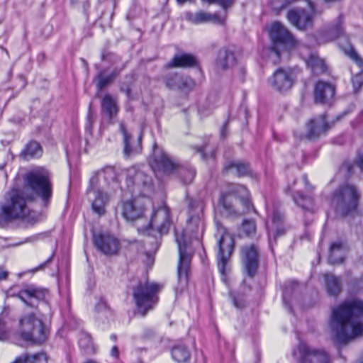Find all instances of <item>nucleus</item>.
Wrapping results in <instances>:
<instances>
[{
	"label": "nucleus",
	"mask_w": 363,
	"mask_h": 363,
	"mask_svg": "<svg viewBox=\"0 0 363 363\" xmlns=\"http://www.w3.org/2000/svg\"><path fill=\"white\" fill-rule=\"evenodd\" d=\"M330 330L333 340L340 344L363 335V300L345 301L333 308Z\"/></svg>",
	"instance_id": "1"
},
{
	"label": "nucleus",
	"mask_w": 363,
	"mask_h": 363,
	"mask_svg": "<svg viewBox=\"0 0 363 363\" xmlns=\"http://www.w3.org/2000/svg\"><path fill=\"white\" fill-rule=\"evenodd\" d=\"M204 204L200 200H191L189 203V218L186 230H182L180 235L175 230V239L179 250V263L177 266L178 279L182 286H178L182 291L187 285L189 273L190 271L191 255L187 252L189 239L199 238L203 232L204 223L203 220V210Z\"/></svg>",
	"instance_id": "2"
},
{
	"label": "nucleus",
	"mask_w": 363,
	"mask_h": 363,
	"mask_svg": "<svg viewBox=\"0 0 363 363\" xmlns=\"http://www.w3.org/2000/svg\"><path fill=\"white\" fill-rule=\"evenodd\" d=\"M360 198V191L355 185L344 183L333 192L330 205L337 216L346 217L356 212Z\"/></svg>",
	"instance_id": "3"
},
{
	"label": "nucleus",
	"mask_w": 363,
	"mask_h": 363,
	"mask_svg": "<svg viewBox=\"0 0 363 363\" xmlns=\"http://www.w3.org/2000/svg\"><path fill=\"white\" fill-rule=\"evenodd\" d=\"M219 204L229 216H240L253 208L249 191L240 184L230 185L228 190L220 195Z\"/></svg>",
	"instance_id": "4"
},
{
	"label": "nucleus",
	"mask_w": 363,
	"mask_h": 363,
	"mask_svg": "<svg viewBox=\"0 0 363 363\" xmlns=\"http://www.w3.org/2000/svg\"><path fill=\"white\" fill-rule=\"evenodd\" d=\"M33 200V196L28 188H13L7 191L0 203L12 221L26 216L28 211V203Z\"/></svg>",
	"instance_id": "5"
},
{
	"label": "nucleus",
	"mask_w": 363,
	"mask_h": 363,
	"mask_svg": "<svg viewBox=\"0 0 363 363\" xmlns=\"http://www.w3.org/2000/svg\"><path fill=\"white\" fill-rule=\"evenodd\" d=\"M162 288V284L148 281H139L133 286V297L138 310L143 316L157 305L159 301V293Z\"/></svg>",
	"instance_id": "6"
},
{
	"label": "nucleus",
	"mask_w": 363,
	"mask_h": 363,
	"mask_svg": "<svg viewBox=\"0 0 363 363\" xmlns=\"http://www.w3.org/2000/svg\"><path fill=\"white\" fill-rule=\"evenodd\" d=\"M215 225L216 229L215 237L218 240L217 265L223 281H225L226 267L233 251L235 242L233 237L220 221L216 220Z\"/></svg>",
	"instance_id": "7"
},
{
	"label": "nucleus",
	"mask_w": 363,
	"mask_h": 363,
	"mask_svg": "<svg viewBox=\"0 0 363 363\" xmlns=\"http://www.w3.org/2000/svg\"><path fill=\"white\" fill-rule=\"evenodd\" d=\"M20 331L22 338L26 341L41 344L48 337V331L42 320L31 313L20 319Z\"/></svg>",
	"instance_id": "8"
},
{
	"label": "nucleus",
	"mask_w": 363,
	"mask_h": 363,
	"mask_svg": "<svg viewBox=\"0 0 363 363\" xmlns=\"http://www.w3.org/2000/svg\"><path fill=\"white\" fill-rule=\"evenodd\" d=\"M125 172L127 186L133 194L147 197L152 193L153 182L150 175L135 167H130Z\"/></svg>",
	"instance_id": "9"
},
{
	"label": "nucleus",
	"mask_w": 363,
	"mask_h": 363,
	"mask_svg": "<svg viewBox=\"0 0 363 363\" xmlns=\"http://www.w3.org/2000/svg\"><path fill=\"white\" fill-rule=\"evenodd\" d=\"M26 183L28 187L41 199L43 205L48 206L52 196V186L48 172L40 170L28 174Z\"/></svg>",
	"instance_id": "10"
},
{
	"label": "nucleus",
	"mask_w": 363,
	"mask_h": 363,
	"mask_svg": "<svg viewBox=\"0 0 363 363\" xmlns=\"http://www.w3.org/2000/svg\"><path fill=\"white\" fill-rule=\"evenodd\" d=\"M171 225L170 212L168 207L163 205L158 208L154 210L150 221L147 225L139 227V232L147 233L148 235L153 234L155 231L160 236L168 233Z\"/></svg>",
	"instance_id": "11"
},
{
	"label": "nucleus",
	"mask_w": 363,
	"mask_h": 363,
	"mask_svg": "<svg viewBox=\"0 0 363 363\" xmlns=\"http://www.w3.org/2000/svg\"><path fill=\"white\" fill-rule=\"evenodd\" d=\"M270 37L274 43L269 49V57L273 63L277 64L280 61L281 51L279 46L293 45L294 38L291 33L280 23H274L270 29Z\"/></svg>",
	"instance_id": "12"
},
{
	"label": "nucleus",
	"mask_w": 363,
	"mask_h": 363,
	"mask_svg": "<svg viewBox=\"0 0 363 363\" xmlns=\"http://www.w3.org/2000/svg\"><path fill=\"white\" fill-rule=\"evenodd\" d=\"M150 164L157 176L161 174H170L178 168L174 160L157 144L153 145Z\"/></svg>",
	"instance_id": "13"
},
{
	"label": "nucleus",
	"mask_w": 363,
	"mask_h": 363,
	"mask_svg": "<svg viewBox=\"0 0 363 363\" xmlns=\"http://www.w3.org/2000/svg\"><path fill=\"white\" fill-rule=\"evenodd\" d=\"M91 189H101L115 191L119 188L117 173L114 167L108 166L96 172L90 179Z\"/></svg>",
	"instance_id": "14"
},
{
	"label": "nucleus",
	"mask_w": 363,
	"mask_h": 363,
	"mask_svg": "<svg viewBox=\"0 0 363 363\" xmlns=\"http://www.w3.org/2000/svg\"><path fill=\"white\" fill-rule=\"evenodd\" d=\"M296 80L294 71L291 69L278 68L269 78L270 86L279 93L289 91Z\"/></svg>",
	"instance_id": "15"
},
{
	"label": "nucleus",
	"mask_w": 363,
	"mask_h": 363,
	"mask_svg": "<svg viewBox=\"0 0 363 363\" xmlns=\"http://www.w3.org/2000/svg\"><path fill=\"white\" fill-rule=\"evenodd\" d=\"M259 248L257 245H245L241 247L240 259L244 272L250 278H253L259 267Z\"/></svg>",
	"instance_id": "16"
},
{
	"label": "nucleus",
	"mask_w": 363,
	"mask_h": 363,
	"mask_svg": "<svg viewBox=\"0 0 363 363\" xmlns=\"http://www.w3.org/2000/svg\"><path fill=\"white\" fill-rule=\"evenodd\" d=\"M311 9V12L304 9L296 8L287 13L288 21L298 30H304L313 24V14L315 13V6L310 0H306Z\"/></svg>",
	"instance_id": "17"
},
{
	"label": "nucleus",
	"mask_w": 363,
	"mask_h": 363,
	"mask_svg": "<svg viewBox=\"0 0 363 363\" xmlns=\"http://www.w3.org/2000/svg\"><path fill=\"white\" fill-rule=\"evenodd\" d=\"M145 212V203L141 198L125 201L121 204L122 216L128 221L135 222L143 220Z\"/></svg>",
	"instance_id": "18"
},
{
	"label": "nucleus",
	"mask_w": 363,
	"mask_h": 363,
	"mask_svg": "<svg viewBox=\"0 0 363 363\" xmlns=\"http://www.w3.org/2000/svg\"><path fill=\"white\" fill-rule=\"evenodd\" d=\"M48 293V291L46 289L36 287L34 285H26L16 294L9 291L8 295L17 296L27 306L33 307L35 306V301L44 300Z\"/></svg>",
	"instance_id": "19"
},
{
	"label": "nucleus",
	"mask_w": 363,
	"mask_h": 363,
	"mask_svg": "<svg viewBox=\"0 0 363 363\" xmlns=\"http://www.w3.org/2000/svg\"><path fill=\"white\" fill-rule=\"evenodd\" d=\"M93 241L96 249L105 255H115L118 251L119 242L109 233H94Z\"/></svg>",
	"instance_id": "20"
},
{
	"label": "nucleus",
	"mask_w": 363,
	"mask_h": 363,
	"mask_svg": "<svg viewBox=\"0 0 363 363\" xmlns=\"http://www.w3.org/2000/svg\"><path fill=\"white\" fill-rule=\"evenodd\" d=\"M345 35L343 18L342 16L338 18L328 28L319 30L315 35L319 44L327 43Z\"/></svg>",
	"instance_id": "21"
},
{
	"label": "nucleus",
	"mask_w": 363,
	"mask_h": 363,
	"mask_svg": "<svg viewBox=\"0 0 363 363\" xmlns=\"http://www.w3.org/2000/svg\"><path fill=\"white\" fill-rule=\"evenodd\" d=\"M300 363H330L329 354L324 350L311 348L306 344L298 346Z\"/></svg>",
	"instance_id": "22"
},
{
	"label": "nucleus",
	"mask_w": 363,
	"mask_h": 363,
	"mask_svg": "<svg viewBox=\"0 0 363 363\" xmlns=\"http://www.w3.org/2000/svg\"><path fill=\"white\" fill-rule=\"evenodd\" d=\"M335 95V87L328 82L318 81L314 88L315 104H330Z\"/></svg>",
	"instance_id": "23"
},
{
	"label": "nucleus",
	"mask_w": 363,
	"mask_h": 363,
	"mask_svg": "<svg viewBox=\"0 0 363 363\" xmlns=\"http://www.w3.org/2000/svg\"><path fill=\"white\" fill-rule=\"evenodd\" d=\"M284 216L279 211H274L272 217V223H267L266 227L269 236V242L271 243L272 238L274 240L279 236H282L286 233V228L283 223Z\"/></svg>",
	"instance_id": "24"
},
{
	"label": "nucleus",
	"mask_w": 363,
	"mask_h": 363,
	"mask_svg": "<svg viewBox=\"0 0 363 363\" xmlns=\"http://www.w3.org/2000/svg\"><path fill=\"white\" fill-rule=\"evenodd\" d=\"M166 86L170 89L186 91L194 86V80L186 76H181L176 73H169L166 77Z\"/></svg>",
	"instance_id": "25"
},
{
	"label": "nucleus",
	"mask_w": 363,
	"mask_h": 363,
	"mask_svg": "<svg viewBox=\"0 0 363 363\" xmlns=\"http://www.w3.org/2000/svg\"><path fill=\"white\" fill-rule=\"evenodd\" d=\"M120 130L123 136V153L125 157H129L140 153L142 150L141 136H139L136 140H132L123 123H120Z\"/></svg>",
	"instance_id": "26"
},
{
	"label": "nucleus",
	"mask_w": 363,
	"mask_h": 363,
	"mask_svg": "<svg viewBox=\"0 0 363 363\" xmlns=\"http://www.w3.org/2000/svg\"><path fill=\"white\" fill-rule=\"evenodd\" d=\"M88 191H92L94 194V199L91 203L92 210L99 216L104 215L106 212V206L109 202L110 195L104 189L99 188L91 189L90 186Z\"/></svg>",
	"instance_id": "27"
},
{
	"label": "nucleus",
	"mask_w": 363,
	"mask_h": 363,
	"mask_svg": "<svg viewBox=\"0 0 363 363\" xmlns=\"http://www.w3.org/2000/svg\"><path fill=\"white\" fill-rule=\"evenodd\" d=\"M330 128L325 116H320L312 119L308 123L307 138L309 140H315L321 135L325 134Z\"/></svg>",
	"instance_id": "28"
},
{
	"label": "nucleus",
	"mask_w": 363,
	"mask_h": 363,
	"mask_svg": "<svg viewBox=\"0 0 363 363\" xmlns=\"http://www.w3.org/2000/svg\"><path fill=\"white\" fill-rule=\"evenodd\" d=\"M236 63L235 53L227 48H222L218 51L216 61L218 72H223L232 68Z\"/></svg>",
	"instance_id": "29"
},
{
	"label": "nucleus",
	"mask_w": 363,
	"mask_h": 363,
	"mask_svg": "<svg viewBox=\"0 0 363 363\" xmlns=\"http://www.w3.org/2000/svg\"><path fill=\"white\" fill-rule=\"evenodd\" d=\"M349 251V246L345 242L337 240L331 243L329 250V260L333 264L342 263L347 253Z\"/></svg>",
	"instance_id": "30"
},
{
	"label": "nucleus",
	"mask_w": 363,
	"mask_h": 363,
	"mask_svg": "<svg viewBox=\"0 0 363 363\" xmlns=\"http://www.w3.org/2000/svg\"><path fill=\"white\" fill-rule=\"evenodd\" d=\"M224 171L232 173L238 177L251 176L252 171L250 164L242 160H233L225 163Z\"/></svg>",
	"instance_id": "31"
},
{
	"label": "nucleus",
	"mask_w": 363,
	"mask_h": 363,
	"mask_svg": "<svg viewBox=\"0 0 363 363\" xmlns=\"http://www.w3.org/2000/svg\"><path fill=\"white\" fill-rule=\"evenodd\" d=\"M186 19L195 24L204 23L207 22H215L222 23L223 20L217 13L211 14L205 11H199L196 13L187 12L185 14Z\"/></svg>",
	"instance_id": "32"
},
{
	"label": "nucleus",
	"mask_w": 363,
	"mask_h": 363,
	"mask_svg": "<svg viewBox=\"0 0 363 363\" xmlns=\"http://www.w3.org/2000/svg\"><path fill=\"white\" fill-rule=\"evenodd\" d=\"M196 59L189 54L175 55L171 62L165 65L166 68L172 67H190L196 65Z\"/></svg>",
	"instance_id": "33"
},
{
	"label": "nucleus",
	"mask_w": 363,
	"mask_h": 363,
	"mask_svg": "<svg viewBox=\"0 0 363 363\" xmlns=\"http://www.w3.org/2000/svg\"><path fill=\"white\" fill-rule=\"evenodd\" d=\"M101 109L111 121L117 116L118 112L116 99L110 94H106L101 101Z\"/></svg>",
	"instance_id": "34"
},
{
	"label": "nucleus",
	"mask_w": 363,
	"mask_h": 363,
	"mask_svg": "<svg viewBox=\"0 0 363 363\" xmlns=\"http://www.w3.org/2000/svg\"><path fill=\"white\" fill-rule=\"evenodd\" d=\"M324 279L328 294L330 296H337L342 290L340 278L332 274H325Z\"/></svg>",
	"instance_id": "35"
},
{
	"label": "nucleus",
	"mask_w": 363,
	"mask_h": 363,
	"mask_svg": "<svg viewBox=\"0 0 363 363\" xmlns=\"http://www.w3.org/2000/svg\"><path fill=\"white\" fill-rule=\"evenodd\" d=\"M79 346L81 351L85 355H92L96 353V348L91 335L85 332H82L79 337Z\"/></svg>",
	"instance_id": "36"
},
{
	"label": "nucleus",
	"mask_w": 363,
	"mask_h": 363,
	"mask_svg": "<svg viewBox=\"0 0 363 363\" xmlns=\"http://www.w3.org/2000/svg\"><path fill=\"white\" fill-rule=\"evenodd\" d=\"M43 152L40 145L36 141H30L27 144L22 154L23 157L28 160L30 158H38Z\"/></svg>",
	"instance_id": "37"
},
{
	"label": "nucleus",
	"mask_w": 363,
	"mask_h": 363,
	"mask_svg": "<svg viewBox=\"0 0 363 363\" xmlns=\"http://www.w3.org/2000/svg\"><path fill=\"white\" fill-rule=\"evenodd\" d=\"M172 357L177 362H185L190 358V352L186 346L177 345L172 349Z\"/></svg>",
	"instance_id": "38"
},
{
	"label": "nucleus",
	"mask_w": 363,
	"mask_h": 363,
	"mask_svg": "<svg viewBox=\"0 0 363 363\" xmlns=\"http://www.w3.org/2000/svg\"><path fill=\"white\" fill-rule=\"evenodd\" d=\"M306 64L315 73H322L326 70L324 61L315 55H311L308 57L306 60Z\"/></svg>",
	"instance_id": "39"
},
{
	"label": "nucleus",
	"mask_w": 363,
	"mask_h": 363,
	"mask_svg": "<svg viewBox=\"0 0 363 363\" xmlns=\"http://www.w3.org/2000/svg\"><path fill=\"white\" fill-rule=\"evenodd\" d=\"M293 200L296 204L304 210L311 211L313 208V201L312 197L304 196L299 191L293 195Z\"/></svg>",
	"instance_id": "40"
},
{
	"label": "nucleus",
	"mask_w": 363,
	"mask_h": 363,
	"mask_svg": "<svg viewBox=\"0 0 363 363\" xmlns=\"http://www.w3.org/2000/svg\"><path fill=\"white\" fill-rule=\"evenodd\" d=\"M125 66V65L124 64L119 70H114L111 74L106 77H103L101 74H99L97 77L98 89L100 91L105 88L111 82H112V81L116 77L119 72L124 69Z\"/></svg>",
	"instance_id": "41"
},
{
	"label": "nucleus",
	"mask_w": 363,
	"mask_h": 363,
	"mask_svg": "<svg viewBox=\"0 0 363 363\" xmlns=\"http://www.w3.org/2000/svg\"><path fill=\"white\" fill-rule=\"evenodd\" d=\"M178 173L182 182L186 184H190L195 177V171L192 167H179Z\"/></svg>",
	"instance_id": "42"
},
{
	"label": "nucleus",
	"mask_w": 363,
	"mask_h": 363,
	"mask_svg": "<svg viewBox=\"0 0 363 363\" xmlns=\"http://www.w3.org/2000/svg\"><path fill=\"white\" fill-rule=\"evenodd\" d=\"M25 358V363H48V356L45 352L35 354H23Z\"/></svg>",
	"instance_id": "43"
},
{
	"label": "nucleus",
	"mask_w": 363,
	"mask_h": 363,
	"mask_svg": "<svg viewBox=\"0 0 363 363\" xmlns=\"http://www.w3.org/2000/svg\"><path fill=\"white\" fill-rule=\"evenodd\" d=\"M343 51L359 67L361 71H363V58L358 55L354 48L350 45H348L343 48Z\"/></svg>",
	"instance_id": "44"
},
{
	"label": "nucleus",
	"mask_w": 363,
	"mask_h": 363,
	"mask_svg": "<svg viewBox=\"0 0 363 363\" xmlns=\"http://www.w3.org/2000/svg\"><path fill=\"white\" fill-rule=\"evenodd\" d=\"M256 224L253 220H245L242 224V231L247 235L251 236L255 233Z\"/></svg>",
	"instance_id": "45"
},
{
	"label": "nucleus",
	"mask_w": 363,
	"mask_h": 363,
	"mask_svg": "<svg viewBox=\"0 0 363 363\" xmlns=\"http://www.w3.org/2000/svg\"><path fill=\"white\" fill-rule=\"evenodd\" d=\"M7 314L6 313H1L0 314V340H4L6 338V318Z\"/></svg>",
	"instance_id": "46"
},
{
	"label": "nucleus",
	"mask_w": 363,
	"mask_h": 363,
	"mask_svg": "<svg viewBox=\"0 0 363 363\" xmlns=\"http://www.w3.org/2000/svg\"><path fill=\"white\" fill-rule=\"evenodd\" d=\"M352 82L355 89L363 86V70L352 77Z\"/></svg>",
	"instance_id": "47"
},
{
	"label": "nucleus",
	"mask_w": 363,
	"mask_h": 363,
	"mask_svg": "<svg viewBox=\"0 0 363 363\" xmlns=\"http://www.w3.org/2000/svg\"><path fill=\"white\" fill-rule=\"evenodd\" d=\"M197 151L199 152H201V157L203 160L205 159H207L209 157H214V152H211L209 155H208L206 152V147H198L197 148Z\"/></svg>",
	"instance_id": "48"
},
{
	"label": "nucleus",
	"mask_w": 363,
	"mask_h": 363,
	"mask_svg": "<svg viewBox=\"0 0 363 363\" xmlns=\"http://www.w3.org/2000/svg\"><path fill=\"white\" fill-rule=\"evenodd\" d=\"M86 119H87V122H86V129H88V128L91 129L93 122H94V116H93V114L91 112V111H89Z\"/></svg>",
	"instance_id": "49"
},
{
	"label": "nucleus",
	"mask_w": 363,
	"mask_h": 363,
	"mask_svg": "<svg viewBox=\"0 0 363 363\" xmlns=\"http://www.w3.org/2000/svg\"><path fill=\"white\" fill-rule=\"evenodd\" d=\"M110 354L111 357H114V358H118L119 357V350H118V348L116 345H114L111 350V352H110Z\"/></svg>",
	"instance_id": "50"
},
{
	"label": "nucleus",
	"mask_w": 363,
	"mask_h": 363,
	"mask_svg": "<svg viewBox=\"0 0 363 363\" xmlns=\"http://www.w3.org/2000/svg\"><path fill=\"white\" fill-rule=\"evenodd\" d=\"M228 122H225L224 125H223L221 130H220V137L222 138H225L227 135V128H228Z\"/></svg>",
	"instance_id": "51"
},
{
	"label": "nucleus",
	"mask_w": 363,
	"mask_h": 363,
	"mask_svg": "<svg viewBox=\"0 0 363 363\" xmlns=\"http://www.w3.org/2000/svg\"><path fill=\"white\" fill-rule=\"evenodd\" d=\"M25 358L23 357V355H19L16 357V359L11 362V363H25Z\"/></svg>",
	"instance_id": "52"
},
{
	"label": "nucleus",
	"mask_w": 363,
	"mask_h": 363,
	"mask_svg": "<svg viewBox=\"0 0 363 363\" xmlns=\"http://www.w3.org/2000/svg\"><path fill=\"white\" fill-rule=\"evenodd\" d=\"M357 164L361 169H363V154L359 155Z\"/></svg>",
	"instance_id": "53"
},
{
	"label": "nucleus",
	"mask_w": 363,
	"mask_h": 363,
	"mask_svg": "<svg viewBox=\"0 0 363 363\" xmlns=\"http://www.w3.org/2000/svg\"><path fill=\"white\" fill-rule=\"evenodd\" d=\"M103 308H106V304L104 301H101L100 302H99L97 303V305L96 306V309L97 311H100Z\"/></svg>",
	"instance_id": "54"
},
{
	"label": "nucleus",
	"mask_w": 363,
	"mask_h": 363,
	"mask_svg": "<svg viewBox=\"0 0 363 363\" xmlns=\"http://www.w3.org/2000/svg\"><path fill=\"white\" fill-rule=\"evenodd\" d=\"M90 6L89 0H86L83 2V9L84 12H86Z\"/></svg>",
	"instance_id": "55"
},
{
	"label": "nucleus",
	"mask_w": 363,
	"mask_h": 363,
	"mask_svg": "<svg viewBox=\"0 0 363 363\" xmlns=\"http://www.w3.org/2000/svg\"><path fill=\"white\" fill-rule=\"evenodd\" d=\"M121 91L125 92L128 96L130 94V89L129 87L124 88L123 86H121Z\"/></svg>",
	"instance_id": "56"
},
{
	"label": "nucleus",
	"mask_w": 363,
	"mask_h": 363,
	"mask_svg": "<svg viewBox=\"0 0 363 363\" xmlns=\"http://www.w3.org/2000/svg\"><path fill=\"white\" fill-rule=\"evenodd\" d=\"M6 277H7V272L2 271V269L0 268V281L6 279Z\"/></svg>",
	"instance_id": "57"
},
{
	"label": "nucleus",
	"mask_w": 363,
	"mask_h": 363,
	"mask_svg": "<svg viewBox=\"0 0 363 363\" xmlns=\"http://www.w3.org/2000/svg\"><path fill=\"white\" fill-rule=\"evenodd\" d=\"M295 183H296V180H293L292 184H289L287 186V187L285 189V192H286V193L290 192L291 191L292 186H294L295 184Z\"/></svg>",
	"instance_id": "58"
},
{
	"label": "nucleus",
	"mask_w": 363,
	"mask_h": 363,
	"mask_svg": "<svg viewBox=\"0 0 363 363\" xmlns=\"http://www.w3.org/2000/svg\"><path fill=\"white\" fill-rule=\"evenodd\" d=\"M287 296H288V292L286 290H285L284 291V294H283V301L286 304L287 303Z\"/></svg>",
	"instance_id": "59"
},
{
	"label": "nucleus",
	"mask_w": 363,
	"mask_h": 363,
	"mask_svg": "<svg viewBox=\"0 0 363 363\" xmlns=\"http://www.w3.org/2000/svg\"><path fill=\"white\" fill-rule=\"evenodd\" d=\"M6 240L4 238L0 237V247H4L5 246V242Z\"/></svg>",
	"instance_id": "60"
},
{
	"label": "nucleus",
	"mask_w": 363,
	"mask_h": 363,
	"mask_svg": "<svg viewBox=\"0 0 363 363\" xmlns=\"http://www.w3.org/2000/svg\"><path fill=\"white\" fill-rule=\"evenodd\" d=\"M191 0H177V2L178 4L179 5H182L184 4V3L187 2V1H190Z\"/></svg>",
	"instance_id": "61"
},
{
	"label": "nucleus",
	"mask_w": 363,
	"mask_h": 363,
	"mask_svg": "<svg viewBox=\"0 0 363 363\" xmlns=\"http://www.w3.org/2000/svg\"><path fill=\"white\" fill-rule=\"evenodd\" d=\"M303 179L304 181L305 184L308 185V178H307L306 175L304 174L303 176Z\"/></svg>",
	"instance_id": "62"
},
{
	"label": "nucleus",
	"mask_w": 363,
	"mask_h": 363,
	"mask_svg": "<svg viewBox=\"0 0 363 363\" xmlns=\"http://www.w3.org/2000/svg\"><path fill=\"white\" fill-rule=\"evenodd\" d=\"M110 338L113 341V342H116V340H117V337L115 334H112L111 336H110Z\"/></svg>",
	"instance_id": "63"
},
{
	"label": "nucleus",
	"mask_w": 363,
	"mask_h": 363,
	"mask_svg": "<svg viewBox=\"0 0 363 363\" xmlns=\"http://www.w3.org/2000/svg\"><path fill=\"white\" fill-rule=\"evenodd\" d=\"M83 363H99V362H97L96 361H95L94 359H87L86 361H85Z\"/></svg>",
	"instance_id": "64"
}]
</instances>
